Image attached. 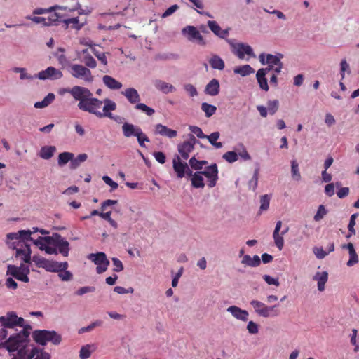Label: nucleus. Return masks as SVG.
<instances>
[{"instance_id": "obj_7", "label": "nucleus", "mask_w": 359, "mask_h": 359, "mask_svg": "<svg viewBox=\"0 0 359 359\" xmlns=\"http://www.w3.org/2000/svg\"><path fill=\"white\" fill-rule=\"evenodd\" d=\"M88 259L97 265L96 272L98 274L105 272L109 265V261L107 259L104 252L91 253L88 255Z\"/></svg>"}, {"instance_id": "obj_4", "label": "nucleus", "mask_w": 359, "mask_h": 359, "mask_svg": "<svg viewBox=\"0 0 359 359\" xmlns=\"http://www.w3.org/2000/svg\"><path fill=\"white\" fill-rule=\"evenodd\" d=\"M24 323V318L18 317L14 311H9L5 316H0V325L3 327L0 331V338L4 339L7 336L5 328H13L15 326L22 327Z\"/></svg>"}, {"instance_id": "obj_39", "label": "nucleus", "mask_w": 359, "mask_h": 359, "mask_svg": "<svg viewBox=\"0 0 359 359\" xmlns=\"http://www.w3.org/2000/svg\"><path fill=\"white\" fill-rule=\"evenodd\" d=\"M235 74H240L242 76H248L254 72V69L249 65L237 67L233 70Z\"/></svg>"}, {"instance_id": "obj_23", "label": "nucleus", "mask_w": 359, "mask_h": 359, "mask_svg": "<svg viewBox=\"0 0 359 359\" xmlns=\"http://www.w3.org/2000/svg\"><path fill=\"white\" fill-rule=\"evenodd\" d=\"M121 94L124 95L132 104H137L140 101V96L137 90L134 88H128L122 91Z\"/></svg>"}, {"instance_id": "obj_46", "label": "nucleus", "mask_w": 359, "mask_h": 359, "mask_svg": "<svg viewBox=\"0 0 359 359\" xmlns=\"http://www.w3.org/2000/svg\"><path fill=\"white\" fill-rule=\"evenodd\" d=\"M32 358L33 359H50V355L46 351L32 348L31 358Z\"/></svg>"}, {"instance_id": "obj_47", "label": "nucleus", "mask_w": 359, "mask_h": 359, "mask_svg": "<svg viewBox=\"0 0 359 359\" xmlns=\"http://www.w3.org/2000/svg\"><path fill=\"white\" fill-rule=\"evenodd\" d=\"M189 163L193 169L199 170H201L204 165H207L208 162L206 161H198L195 156H193L190 158Z\"/></svg>"}, {"instance_id": "obj_30", "label": "nucleus", "mask_w": 359, "mask_h": 359, "mask_svg": "<svg viewBox=\"0 0 359 359\" xmlns=\"http://www.w3.org/2000/svg\"><path fill=\"white\" fill-rule=\"evenodd\" d=\"M205 93L211 96H215L219 93V83L216 79H212L205 86Z\"/></svg>"}, {"instance_id": "obj_55", "label": "nucleus", "mask_w": 359, "mask_h": 359, "mask_svg": "<svg viewBox=\"0 0 359 359\" xmlns=\"http://www.w3.org/2000/svg\"><path fill=\"white\" fill-rule=\"evenodd\" d=\"M222 158L229 163H234L238 160V155L235 151H227Z\"/></svg>"}, {"instance_id": "obj_10", "label": "nucleus", "mask_w": 359, "mask_h": 359, "mask_svg": "<svg viewBox=\"0 0 359 359\" xmlns=\"http://www.w3.org/2000/svg\"><path fill=\"white\" fill-rule=\"evenodd\" d=\"M63 15L60 12L50 13L48 17H36L33 18L28 17V19L32 20L36 24H42L45 26H50L55 25L57 22H59L60 18H62Z\"/></svg>"}, {"instance_id": "obj_35", "label": "nucleus", "mask_w": 359, "mask_h": 359, "mask_svg": "<svg viewBox=\"0 0 359 359\" xmlns=\"http://www.w3.org/2000/svg\"><path fill=\"white\" fill-rule=\"evenodd\" d=\"M209 64L215 69L223 70L225 67L224 60L217 55H214L210 58Z\"/></svg>"}, {"instance_id": "obj_15", "label": "nucleus", "mask_w": 359, "mask_h": 359, "mask_svg": "<svg viewBox=\"0 0 359 359\" xmlns=\"http://www.w3.org/2000/svg\"><path fill=\"white\" fill-rule=\"evenodd\" d=\"M116 109V104L114 101L108 98L104 100L103 111H104V114H107L104 115V117H108L118 123H121L124 118L120 116H113L111 113V111H114Z\"/></svg>"}, {"instance_id": "obj_12", "label": "nucleus", "mask_w": 359, "mask_h": 359, "mask_svg": "<svg viewBox=\"0 0 359 359\" xmlns=\"http://www.w3.org/2000/svg\"><path fill=\"white\" fill-rule=\"evenodd\" d=\"M173 169L179 178L184 177L185 174L189 176L192 175V171L189 169L187 163L182 162L179 156H176L173 159Z\"/></svg>"}, {"instance_id": "obj_5", "label": "nucleus", "mask_w": 359, "mask_h": 359, "mask_svg": "<svg viewBox=\"0 0 359 359\" xmlns=\"http://www.w3.org/2000/svg\"><path fill=\"white\" fill-rule=\"evenodd\" d=\"M32 337L37 344L42 346H45L48 342L59 345L62 341L61 336L54 330H35L32 334Z\"/></svg>"}, {"instance_id": "obj_38", "label": "nucleus", "mask_w": 359, "mask_h": 359, "mask_svg": "<svg viewBox=\"0 0 359 359\" xmlns=\"http://www.w3.org/2000/svg\"><path fill=\"white\" fill-rule=\"evenodd\" d=\"M242 264H246L250 266H258L260 263V258L258 255H255L252 258L248 255H244L241 261Z\"/></svg>"}, {"instance_id": "obj_56", "label": "nucleus", "mask_w": 359, "mask_h": 359, "mask_svg": "<svg viewBox=\"0 0 359 359\" xmlns=\"http://www.w3.org/2000/svg\"><path fill=\"white\" fill-rule=\"evenodd\" d=\"M135 137L137 139L140 146L142 147H145V144H144L145 142H149L150 141L149 137L147 136V135L145 133H144L142 132V130L137 134V135Z\"/></svg>"}, {"instance_id": "obj_18", "label": "nucleus", "mask_w": 359, "mask_h": 359, "mask_svg": "<svg viewBox=\"0 0 359 359\" xmlns=\"http://www.w3.org/2000/svg\"><path fill=\"white\" fill-rule=\"evenodd\" d=\"M234 53L238 56L239 59H243L245 55L250 57H255V55L253 53L252 48L250 46L243 43H238L233 45Z\"/></svg>"}, {"instance_id": "obj_62", "label": "nucleus", "mask_w": 359, "mask_h": 359, "mask_svg": "<svg viewBox=\"0 0 359 359\" xmlns=\"http://www.w3.org/2000/svg\"><path fill=\"white\" fill-rule=\"evenodd\" d=\"M111 261L113 265L114 266V268L113 269L114 271L120 272L123 270V265L122 264V262L119 259L116 257H113L111 259Z\"/></svg>"}, {"instance_id": "obj_13", "label": "nucleus", "mask_w": 359, "mask_h": 359, "mask_svg": "<svg viewBox=\"0 0 359 359\" xmlns=\"http://www.w3.org/2000/svg\"><path fill=\"white\" fill-rule=\"evenodd\" d=\"M37 227H33L32 230H20L18 232L9 233L6 235L7 240H18V238L26 242L33 241L31 235L39 231Z\"/></svg>"}, {"instance_id": "obj_48", "label": "nucleus", "mask_w": 359, "mask_h": 359, "mask_svg": "<svg viewBox=\"0 0 359 359\" xmlns=\"http://www.w3.org/2000/svg\"><path fill=\"white\" fill-rule=\"evenodd\" d=\"M271 200V196L269 194H264L260 197L261 205H260L259 210L261 212L266 211L269 209Z\"/></svg>"}, {"instance_id": "obj_52", "label": "nucleus", "mask_w": 359, "mask_h": 359, "mask_svg": "<svg viewBox=\"0 0 359 359\" xmlns=\"http://www.w3.org/2000/svg\"><path fill=\"white\" fill-rule=\"evenodd\" d=\"M52 237L47 236V237H41L39 236L37 239L34 240L33 238V243L34 245L40 247H45L46 243L49 245L51 244Z\"/></svg>"}, {"instance_id": "obj_37", "label": "nucleus", "mask_w": 359, "mask_h": 359, "mask_svg": "<svg viewBox=\"0 0 359 359\" xmlns=\"http://www.w3.org/2000/svg\"><path fill=\"white\" fill-rule=\"evenodd\" d=\"M56 149L54 146H44L41 147L39 156L43 159H50L55 154Z\"/></svg>"}, {"instance_id": "obj_26", "label": "nucleus", "mask_w": 359, "mask_h": 359, "mask_svg": "<svg viewBox=\"0 0 359 359\" xmlns=\"http://www.w3.org/2000/svg\"><path fill=\"white\" fill-rule=\"evenodd\" d=\"M155 133L156 134H159L162 136H165L170 138L175 137L177 135L176 130L168 128L167 126L161 123L156 125Z\"/></svg>"}, {"instance_id": "obj_3", "label": "nucleus", "mask_w": 359, "mask_h": 359, "mask_svg": "<svg viewBox=\"0 0 359 359\" xmlns=\"http://www.w3.org/2000/svg\"><path fill=\"white\" fill-rule=\"evenodd\" d=\"M7 244L10 248L16 250V258L19 257L25 263H30L32 250L30 245L27 242L18 238V240H8Z\"/></svg>"}, {"instance_id": "obj_27", "label": "nucleus", "mask_w": 359, "mask_h": 359, "mask_svg": "<svg viewBox=\"0 0 359 359\" xmlns=\"http://www.w3.org/2000/svg\"><path fill=\"white\" fill-rule=\"evenodd\" d=\"M282 226V222L278 221L276 224V227L273 233L274 243L276 247L281 250L284 245V239L282 236L280 235L279 232Z\"/></svg>"}, {"instance_id": "obj_51", "label": "nucleus", "mask_w": 359, "mask_h": 359, "mask_svg": "<svg viewBox=\"0 0 359 359\" xmlns=\"http://www.w3.org/2000/svg\"><path fill=\"white\" fill-rule=\"evenodd\" d=\"M259 168L255 169L252 179L248 182L249 189H252L253 191H255V189L257 187L258 180H259Z\"/></svg>"}, {"instance_id": "obj_8", "label": "nucleus", "mask_w": 359, "mask_h": 359, "mask_svg": "<svg viewBox=\"0 0 359 359\" xmlns=\"http://www.w3.org/2000/svg\"><path fill=\"white\" fill-rule=\"evenodd\" d=\"M69 72L73 77L83 79L87 82H91L93 80L90 70L81 65H72Z\"/></svg>"}, {"instance_id": "obj_25", "label": "nucleus", "mask_w": 359, "mask_h": 359, "mask_svg": "<svg viewBox=\"0 0 359 359\" xmlns=\"http://www.w3.org/2000/svg\"><path fill=\"white\" fill-rule=\"evenodd\" d=\"M155 88L165 94L175 91V88L165 81L160 79H156L153 81Z\"/></svg>"}, {"instance_id": "obj_33", "label": "nucleus", "mask_w": 359, "mask_h": 359, "mask_svg": "<svg viewBox=\"0 0 359 359\" xmlns=\"http://www.w3.org/2000/svg\"><path fill=\"white\" fill-rule=\"evenodd\" d=\"M313 280L318 281V290L322 292L325 290V285L328 280V273L326 271L317 272Z\"/></svg>"}, {"instance_id": "obj_58", "label": "nucleus", "mask_w": 359, "mask_h": 359, "mask_svg": "<svg viewBox=\"0 0 359 359\" xmlns=\"http://www.w3.org/2000/svg\"><path fill=\"white\" fill-rule=\"evenodd\" d=\"M91 352L90 351V345L83 346L79 352V357L81 359H88L90 358Z\"/></svg>"}, {"instance_id": "obj_50", "label": "nucleus", "mask_w": 359, "mask_h": 359, "mask_svg": "<svg viewBox=\"0 0 359 359\" xmlns=\"http://www.w3.org/2000/svg\"><path fill=\"white\" fill-rule=\"evenodd\" d=\"M135 109H137V110H140V111H143L147 116H152L155 113L154 109H153L152 108L148 107L147 105H146L144 103H139L138 102L135 106Z\"/></svg>"}, {"instance_id": "obj_17", "label": "nucleus", "mask_w": 359, "mask_h": 359, "mask_svg": "<svg viewBox=\"0 0 359 359\" xmlns=\"http://www.w3.org/2000/svg\"><path fill=\"white\" fill-rule=\"evenodd\" d=\"M182 34L187 35V38L189 41L196 40L201 45H205V43L203 41V38L201 33L194 26H187L182 29Z\"/></svg>"}, {"instance_id": "obj_49", "label": "nucleus", "mask_w": 359, "mask_h": 359, "mask_svg": "<svg viewBox=\"0 0 359 359\" xmlns=\"http://www.w3.org/2000/svg\"><path fill=\"white\" fill-rule=\"evenodd\" d=\"M291 174H292V177L294 180H295L297 181L300 180L301 174H300V172L299 170V164L297 162V161H295V160H293L291 162Z\"/></svg>"}, {"instance_id": "obj_34", "label": "nucleus", "mask_w": 359, "mask_h": 359, "mask_svg": "<svg viewBox=\"0 0 359 359\" xmlns=\"http://www.w3.org/2000/svg\"><path fill=\"white\" fill-rule=\"evenodd\" d=\"M266 69H259L257 72L256 76L260 88L265 91H268L269 86L266 78Z\"/></svg>"}, {"instance_id": "obj_36", "label": "nucleus", "mask_w": 359, "mask_h": 359, "mask_svg": "<svg viewBox=\"0 0 359 359\" xmlns=\"http://www.w3.org/2000/svg\"><path fill=\"white\" fill-rule=\"evenodd\" d=\"M83 58L81 61L89 68H95L97 66L96 60L92 57V55L88 53V50H83Z\"/></svg>"}, {"instance_id": "obj_20", "label": "nucleus", "mask_w": 359, "mask_h": 359, "mask_svg": "<svg viewBox=\"0 0 359 359\" xmlns=\"http://www.w3.org/2000/svg\"><path fill=\"white\" fill-rule=\"evenodd\" d=\"M259 57V61L263 65L266 64L269 66H276L282 63L280 58L283 57V55H280V56H278L271 54H267L265 55L264 53H262Z\"/></svg>"}, {"instance_id": "obj_53", "label": "nucleus", "mask_w": 359, "mask_h": 359, "mask_svg": "<svg viewBox=\"0 0 359 359\" xmlns=\"http://www.w3.org/2000/svg\"><path fill=\"white\" fill-rule=\"evenodd\" d=\"M345 72H347L348 74H350L351 69L348 63L345 59H344L340 62V74L341 81L345 78Z\"/></svg>"}, {"instance_id": "obj_44", "label": "nucleus", "mask_w": 359, "mask_h": 359, "mask_svg": "<svg viewBox=\"0 0 359 359\" xmlns=\"http://www.w3.org/2000/svg\"><path fill=\"white\" fill-rule=\"evenodd\" d=\"M88 158V155L86 154H80L76 158H73V160L70 163V168L76 169L77 168L81 163L85 162Z\"/></svg>"}, {"instance_id": "obj_40", "label": "nucleus", "mask_w": 359, "mask_h": 359, "mask_svg": "<svg viewBox=\"0 0 359 359\" xmlns=\"http://www.w3.org/2000/svg\"><path fill=\"white\" fill-rule=\"evenodd\" d=\"M74 157V155L73 153L70 152H62L60 153L58 156V165L60 166H63L65 164H67L69 161H71L73 160V158Z\"/></svg>"}, {"instance_id": "obj_64", "label": "nucleus", "mask_w": 359, "mask_h": 359, "mask_svg": "<svg viewBox=\"0 0 359 359\" xmlns=\"http://www.w3.org/2000/svg\"><path fill=\"white\" fill-rule=\"evenodd\" d=\"M357 216H358V214H356V213L353 214L351 216L349 224L348 225V231L351 233V234L355 233L354 226L355 225V219H356Z\"/></svg>"}, {"instance_id": "obj_16", "label": "nucleus", "mask_w": 359, "mask_h": 359, "mask_svg": "<svg viewBox=\"0 0 359 359\" xmlns=\"http://www.w3.org/2000/svg\"><path fill=\"white\" fill-rule=\"evenodd\" d=\"M63 74L62 72L53 67H48L45 70L41 71L37 77L41 80H46V79H60L62 77Z\"/></svg>"}, {"instance_id": "obj_11", "label": "nucleus", "mask_w": 359, "mask_h": 359, "mask_svg": "<svg viewBox=\"0 0 359 359\" xmlns=\"http://www.w3.org/2000/svg\"><path fill=\"white\" fill-rule=\"evenodd\" d=\"M201 175L207 177L208 186L210 188L216 185L218 180V170L215 163L205 168L204 171L199 172Z\"/></svg>"}, {"instance_id": "obj_14", "label": "nucleus", "mask_w": 359, "mask_h": 359, "mask_svg": "<svg viewBox=\"0 0 359 359\" xmlns=\"http://www.w3.org/2000/svg\"><path fill=\"white\" fill-rule=\"evenodd\" d=\"M51 243H53L59 252L64 257H67L69 252V243L60 235L56 234L52 238Z\"/></svg>"}, {"instance_id": "obj_57", "label": "nucleus", "mask_w": 359, "mask_h": 359, "mask_svg": "<svg viewBox=\"0 0 359 359\" xmlns=\"http://www.w3.org/2000/svg\"><path fill=\"white\" fill-rule=\"evenodd\" d=\"M189 130L195 134L198 138L205 139L206 135H205L201 128L196 126H190L189 127Z\"/></svg>"}, {"instance_id": "obj_9", "label": "nucleus", "mask_w": 359, "mask_h": 359, "mask_svg": "<svg viewBox=\"0 0 359 359\" xmlns=\"http://www.w3.org/2000/svg\"><path fill=\"white\" fill-rule=\"evenodd\" d=\"M197 142V140L194 135H189V140L184 141L177 146V150L182 158L187 160L189 157V154L194 150V147Z\"/></svg>"}, {"instance_id": "obj_61", "label": "nucleus", "mask_w": 359, "mask_h": 359, "mask_svg": "<svg viewBox=\"0 0 359 359\" xmlns=\"http://www.w3.org/2000/svg\"><path fill=\"white\" fill-rule=\"evenodd\" d=\"M313 251L316 257L320 259L325 258L328 255V252L325 251L322 248L315 247Z\"/></svg>"}, {"instance_id": "obj_19", "label": "nucleus", "mask_w": 359, "mask_h": 359, "mask_svg": "<svg viewBox=\"0 0 359 359\" xmlns=\"http://www.w3.org/2000/svg\"><path fill=\"white\" fill-rule=\"evenodd\" d=\"M68 268V263L67 262H57L53 260L46 259L43 266L47 271L57 272L60 271Z\"/></svg>"}, {"instance_id": "obj_59", "label": "nucleus", "mask_w": 359, "mask_h": 359, "mask_svg": "<svg viewBox=\"0 0 359 359\" xmlns=\"http://www.w3.org/2000/svg\"><path fill=\"white\" fill-rule=\"evenodd\" d=\"M327 214V210H325L323 205H320L318 207L317 213L314 216V220L318 222L322 219L324 216Z\"/></svg>"}, {"instance_id": "obj_1", "label": "nucleus", "mask_w": 359, "mask_h": 359, "mask_svg": "<svg viewBox=\"0 0 359 359\" xmlns=\"http://www.w3.org/2000/svg\"><path fill=\"white\" fill-rule=\"evenodd\" d=\"M92 95V93L86 88H75L73 93V97L79 101L78 107L80 110L94 114L100 118H104V100L93 97Z\"/></svg>"}, {"instance_id": "obj_6", "label": "nucleus", "mask_w": 359, "mask_h": 359, "mask_svg": "<svg viewBox=\"0 0 359 359\" xmlns=\"http://www.w3.org/2000/svg\"><path fill=\"white\" fill-rule=\"evenodd\" d=\"M250 304L255 309V313L259 316L269 318L276 317L280 314L277 304L266 306L265 304L258 300H252Z\"/></svg>"}, {"instance_id": "obj_63", "label": "nucleus", "mask_w": 359, "mask_h": 359, "mask_svg": "<svg viewBox=\"0 0 359 359\" xmlns=\"http://www.w3.org/2000/svg\"><path fill=\"white\" fill-rule=\"evenodd\" d=\"M101 325H102V321L97 320L95 322L92 323L90 325H88L87 327H82L81 329H80L79 332L83 333V332H90L93 329H94L95 327L100 326Z\"/></svg>"}, {"instance_id": "obj_54", "label": "nucleus", "mask_w": 359, "mask_h": 359, "mask_svg": "<svg viewBox=\"0 0 359 359\" xmlns=\"http://www.w3.org/2000/svg\"><path fill=\"white\" fill-rule=\"evenodd\" d=\"M279 102L277 100H269L267 102V110L271 115H273L278 109Z\"/></svg>"}, {"instance_id": "obj_31", "label": "nucleus", "mask_w": 359, "mask_h": 359, "mask_svg": "<svg viewBox=\"0 0 359 359\" xmlns=\"http://www.w3.org/2000/svg\"><path fill=\"white\" fill-rule=\"evenodd\" d=\"M208 26L215 35L222 39L226 38L229 34L228 30H222L216 21L209 20Z\"/></svg>"}, {"instance_id": "obj_45", "label": "nucleus", "mask_w": 359, "mask_h": 359, "mask_svg": "<svg viewBox=\"0 0 359 359\" xmlns=\"http://www.w3.org/2000/svg\"><path fill=\"white\" fill-rule=\"evenodd\" d=\"M201 109L205 113V116L209 118L215 114L217 107L207 102L201 104Z\"/></svg>"}, {"instance_id": "obj_29", "label": "nucleus", "mask_w": 359, "mask_h": 359, "mask_svg": "<svg viewBox=\"0 0 359 359\" xmlns=\"http://www.w3.org/2000/svg\"><path fill=\"white\" fill-rule=\"evenodd\" d=\"M140 130L141 128L140 127L132 123H124L122 126L123 134L126 137H135Z\"/></svg>"}, {"instance_id": "obj_22", "label": "nucleus", "mask_w": 359, "mask_h": 359, "mask_svg": "<svg viewBox=\"0 0 359 359\" xmlns=\"http://www.w3.org/2000/svg\"><path fill=\"white\" fill-rule=\"evenodd\" d=\"M227 311L231 313L234 318L242 321L246 322L248 319V312L236 306H231L228 307Z\"/></svg>"}, {"instance_id": "obj_32", "label": "nucleus", "mask_w": 359, "mask_h": 359, "mask_svg": "<svg viewBox=\"0 0 359 359\" xmlns=\"http://www.w3.org/2000/svg\"><path fill=\"white\" fill-rule=\"evenodd\" d=\"M63 17L60 18L59 22H62L66 25V27H68L69 25L72 29H75L76 30H79L82 28L83 24L79 22V18H65V15L61 13Z\"/></svg>"}, {"instance_id": "obj_60", "label": "nucleus", "mask_w": 359, "mask_h": 359, "mask_svg": "<svg viewBox=\"0 0 359 359\" xmlns=\"http://www.w3.org/2000/svg\"><path fill=\"white\" fill-rule=\"evenodd\" d=\"M59 278L63 281H68L72 279V273L67 269L57 271Z\"/></svg>"}, {"instance_id": "obj_42", "label": "nucleus", "mask_w": 359, "mask_h": 359, "mask_svg": "<svg viewBox=\"0 0 359 359\" xmlns=\"http://www.w3.org/2000/svg\"><path fill=\"white\" fill-rule=\"evenodd\" d=\"M191 185L195 188H203L205 187L203 177L199 172L192 175Z\"/></svg>"}, {"instance_id": "obj_24", "label": "nucleus", "mask_w": 359, "mask_h": 359, "mask_svg": "<svg viewBox=\"0 0 359 359\" xmlns=\"http://www.w3.org/2000/svg\"><path fill=\"white\" fill-rule=\"evenodd\" d=\"M343 249H347L349 253V259L347 262L348 266H352L358 262V257L353 243H348L341 245Z\"/></svg>"}, {"instance_id": "obj_2", "label": "nucleus", "mask_w": 359, "mask_h": 359, "mask_svg": "<svg viewBox=\"0 0 359 359\" xmlns=\"http://www.w3.org/2000/svg\"><path fill=\"white\" fill-rule=\"evenodd\" d=\"M29 336L28 328H24L19 333L11 335L5 342V346L9 352L18 351L17 356L31 359L32 351L26 348V343Z\"/></svg>"}, {"instance_id": "obj_28", "label": "nucleus", "mask_w": 359, "mask_h": 359, "mask_svg": "<svg viewBox=\"0 0 359 359\" xmlns=\"http://www.w3.org/2000/svg\"><path fill=\"white\" fill-rule=\"evenodd\" d=\"M102 82L105 85V86L113 90H119L123 86L122 83L120 81H117L116 79L109 75H104L102 77Z\"/></svg>"}, {"instance_id": "obj_43", "label": "nucleus", "mask_w": 359, "mask_h": 359, "mask_svg": "<svg viewBox=\"0 0 359 359\" xmlns=\"http://www.w3.org/2000/svg\"><path fill=\"white\" fill-rule=\"evenodd\" d=\"M219 132H213L210 135H206L205 138L208 140L209 142L217 149L222 147V143L218 142L217 140L219 137Z\"/></svg>"}, {"instance_id": "obj_41", "label": "nucleus", "mask_w": 359, "mask_h": 359, "mask_svg": "<svg viewBox=\"0 0 359 359\" xmlns=\"http://www.w3.org/2000/svg\"><path fill=\"white\" fill-rule=\"evenodd\" d=\"M55 95L53 93H48L42 101L36 102L34 104L35 108H43L48 106L55 100Z\"/></svg>"}, {"instance_id": "obj_21", "label": "nucleus", "mask_w": 359, "mask_h": 359, "mask_svg": "<svg viewBox=\"0 0 359 359\" xmlns=\"http://www.w3.org/2000/svg\"><path fill=\"white\" fill-rule=\"evenodd\" d=\"M7 274L11 275L13 277L16 278L18 280L22 281L24 283H28L29 281V278L28 276L25 275V273L20 271V269H18V266L15 265H8L7 267Z\"/></svg>"}]
</instances>
